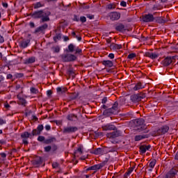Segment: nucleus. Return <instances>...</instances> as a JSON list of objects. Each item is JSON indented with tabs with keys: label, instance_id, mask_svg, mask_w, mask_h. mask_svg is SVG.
Returning <instances> with one entry per match:
<instances>
[{
	"label": "nucleus",
	"instance_id": "obj_1",
	"mask_svg": "<svg viewBox=\"0 0 178 178\" xmlns=\"http://www.w3.org/2000/svg\"><path fill=\"white\" fill-rule=\"evenodd\" d=\"M51 16V13L48 10H40L34 12L31 17L33 19H40V23H45L46 22H49Z\"/></svg>",
	"mask_w": 178,
	"mask_h": 178
},
{
	"label": "nucleus",
	"instance_id": "obj_2",
	"mask_svg": "<svg viewBox=\"0 0 178 178\" xmlns=\"http://www.w3.org/2000/svg\"><path fill=\"white\" fill-rule=\"evenodd\" d=\"M145 121L143 118H139L134 121V124L136 127H138L136 130L139 131H143L144 134L148 133V130H147V125L145 124Z\"/></svg>",
	"mask_w": 178,
	"mask_h": 178
},
{
	"label": "nucleus",
	"instance_id": "obj_3",
	"mask_svg": "<svg viewBox=\"0 0 178 178\" xmlns=\"http://www.w3.org/2000/svg\"><path fill=\"white\" fill-rule=\"evenodd\" d=\"M118 106H119V103L115 102L111 108H107L103 112V115L105 116H111V115H113V113H118Z\"/></svg>",
	"mask_w": 178,
	"mask_h": 178
},
{
	"label": "nucleus",
	"instance_id": "obj_4",
	"mask_svg": "<svg viewBox=\"0 0 178 178\" xmlns=\"http://www.w3.org/2000/svg\"><path fill=\"white\" fill-rule=\"evenodd\" d=\"M176 59H177V56H167L161 61V65L165 67L169 66L170 65H172V63H175Z\"/></svg>",
	"mask_w": 178,
	"mask_h": 178
},
{
	"label": "nucleus",
	"instance_id": "obj_5",
	"mask_svg": "<svg viewBox=\"0 0 178 178\" xmlns=\"http://www.w3.org/2000/svg\"><path fill=\"white\" fill-rule=\"evenodd\" d=\"M34 136L33 134V131H31V134L24 131L21 134V138H22L23 143L24 145H27L29 144V141H27V138H30L31 140L34 138Z\"/></svg>",
	"mask_w": 178,
	"mask_h": 178
},
{
	"label": "nucleus",
	"instance_id": "obj_6",
	"mask_svg": "<svg viewBox=\"0 0 178 178\" xmlns=\"http://www.w3.org/2000/svg\"><path fill=\"white\" fill-rule=\"evenodd\" d=\"M156 13H154V14H145L144 15H143V18L142 20L143 22H144L145 23H152V22H155V17H154V15L156 14Z\"/></svg>",
	"mask_w": 178,
	"mask_h": 178
},
{
	"label": "nucleus",
	"instance_id": "obj_7",
	"mask_svg": "<svg viewBox=\"0 0 178 178\" xmlns=\"http://www.w3.org/2000/svg\"><path fill=\"white\" fill-rule=\"evenodd\" d=\"M177 172L178 168L177 167H174L165 175L164 178H175L176 177Z\"/></svg>",
	"mask_w": 178,
	"mask_h": 178
},
{
	"label": "nucleus",
	"instance_id": "obj_8",
	"mask_svg": "<svg viewBox=\"0 0 178 178\" xmlns=\"http://www.w3.org/2000/svg\"><path fill=\"white\" fill-rule=\"evenodd\" d=\"M62 59L64 62H72L73 60H76L77 57L73 54H64L62 56Z\"/></svg>",
	"mask_w": 178,
	"mask_h": 178
},
{
	"label": "nucleus",
	"instance_id": "obj_9",
	"mask_svg": "<svg viewBox=\"0 0 178 178\" xmlns=\"http://www.w3.org/2000/svg\"><path fill=\"white\" fill-rule=\"evenodd\" d=\"M113 131H114L106 134L108 138H118V137H120V136H122V132L120 131H118V129Z\"/></svg>",
	"mask_w": 178,
	"mask_h": 178
},
{
	"label": "nucleus",
	"instance_id": "obj_10",
	"mask_svg": "<svg viewBox=\"0 0 178 178\" xmlns=\"http://www.w3.org/2000/svg\"><path fill=\"white\" fill-rule=\"evenodd\" d=\"M79 129L77 127H64L63 132L65 134H69L70 133H75V131H77Z\"/></svg>",
	"mask_w": 178,
	"mask_h": 178
},
{
	"label": "nucleus",
	"instance_id": "obj_11",
	"mask_svg": "<svg viewBox=\"0 0 178 178\" xmlns=\"http://www.w3.org/2000/svg\"><path fill=\"white\" fill-rule=\"evenodd\" d=\"M102 129L104 131H111L112 130L118 129V128L112 124H107L106 125H103Z\"/></svg>",
	"mask_w": 178,
	"mask_h": 178
},
{
	"label": "nucleus",
	"instance_id": "obj_12",
	"mask_svg": "<svg viewBox=\"0 0 178 178\" xmlns=\"http://www.w3.org/2000/svg\"><path fill=\"white\" fill-rule=\"evenodd\" d=\"M42 130H44V125L42 124H39L37 127V129H33V136H40L41 133L42 132Z\"/></svg>",
	"mask_w": 178,
	"mask_h": 178
},
{
	"label": "nucleus",
	"instance_id": "obj_13",
	"mask_svg": "<svg viewBox=\"0 0 178 178\" xmlns=\"http://www.w3.org/2000/svg\"><path fill=\"white\" fill-rule=\"evenodd\" d=\"M109 17L111 20H113V22L115 20H119L120 19V13L118 12L110 13Z\"/></svg>",
	"mask_w": 178,
	"mask_h": 178
},
{
	"label": "nucleus",
	"instance_id": "obj_14",
	"mask_svg": "<svg viewBox=\"0 0 178 178\" xmlns=\"http://www.w3.org/2000/svg\"><path fill=\"white\" fill-rule=\"evenodd\" d=\"M33 165L38 168L40 165H42V158L38 156L33 161Z\"/></svg>",
	"mask_w": 178,
	"mask_h": 178
},
{
	"label": "nucleus",
	"instance_id": "obj_15",
	"mask_svg": "<svg viewBox=\"0 0 178 178\" xmlns=\"http://www.w3.org/2000/svg\"><path fill=\"white\" fill-rule=\"evenodd\" d=\"M48 29V24H44L43 25L39 26L35 30V33H44L45 30Z\"/></svg>",
	"mask_w": 178,
	"mask_h": 178
},
{
	"label": "nucleus",
	"instance_id": "obj_16",
	"mask_svg": "<svg viewBox=\"0 0 178 178\" xmlns=\"http://www.w3.org/2000/svg\"><path fill=\"white\" fill-rule=\"evenodd\" d=\"M145 56L150 58V59H156V58L159 56V54L156 53H151L149 51H147L145 53Z\"/></svg>",
	"mask_w": 178,
	"mask_h": 178
},
{
	"label": "nucleus",
	"instance_id": "obj_17",
	"mask_svg": "<svg viewBox=\"0 0 178 178\" xmlns=\"http://www.w3.org/2000/svg\"><path fill=\"white\" fill-rule=\"evenodd\" d=\"M29 44H30V40H22L19 42L20 48H27L29 47Z\"/></svg>",
	"mask_w": 178,
	"mask_h": 178
},
{
	"label": "nucleus",
	"instance_id": "obj_18",
	"mask_svg": "<svg viewBox=\"0 0 178 178\" xmlns=\"http://www.w3.org/2000/svg\"><path fill=\"white\" fill-rule=\"evenodd\" d=\"M115 30L120 33H124L126 31V26L123 24H119L115 26Z\"/></svg>",
	"mask_w": 178,
	"mask_h": 178
},
{
	"label": "nucleus",
	"instance_id": "obj_19",
	"mask_svg": "<svg viewBox=\"0 0 178 178\" xmlns=\"http://www.w3.org/2000/svg\"><path fill=\"white\" fill-rule=\"evenodd\" d=\"M52 143H56V138L54 136H49L47 139L44 140V144L49 145L52 144Z\"/></svg>",
	"mask_w": 178,
	"mask_h": 178
},
{
	"label": "nucleus",
	"instance_id": "obj_20",
	"mask_svg": "<svg viewBox=\"0 0 178 178\" xmlns=\"http://www.w3.org/2000/svg\"><path fill=\"white\" fill-rule=\"evenodd\" d=\"M169 131V127L165 125L163 126L161 129L158 130L159 134H165V133H168Z\"/></svg>",
	"mask_w": 178,
	"mask_h": 178
},
{
	"label": "nucleus",
	"instance_id": "obj_21",
	"mask_svg": "<svg viewBox=\"0 0 178 178\" xmlns=\"http://www.w3.org/2000/svg\"><path fill=\"white\" fill-rule=\"evenodd\" d=\"M154 22L159 23V24H163L166 23V19L163 17H154Z\"/></svg>",
	"mask_w": 178,
	"mask_h": 178
},
{
	"label": "nucleus",
	"instance_id": "obj_22",
	"mask_svg": "<svg viewBox=\"0 0 178 178\" xmlns=\"http://www.w3.org/2000/svg\"><path fill=\"white\" fill-rule=\"evenodd\" d=\"M90 154H95V155H101L104 154V149L97 148L95 150H90Z\"/></svg>",
	"mask_w": 178,
	"mask_h": 178
},
{
	"label": "nucleus",
	"instance_id": "obj_23",
	"mask_svg": "<svg viewBox=\"0 0 178 178\" xmlns=\"http://www.w3.org/2000/svg\"><path fill=\"white\" fill-rule=\"evenodd\" d=\"M110 49H113V51H116L118 49H122V46H121V44L111 43L110 45Z\"/></svg>",
	"mask_w": 178,
	"mask_h": 178
},
{
	"label": "nucleus",
	"instance_id": "obj_24",
	"mask_svg": "<svg viewBox=\"0 0 178 178\" xmlns=\"http://www.w3.org/2000/svg\"><path fill=\"white\" fill-rule=\"evenodd\" d=\"M131 101H132V102L136 103V102H140V101H141V99H140L138 94H136V95H131Z\"/></svg>",
	"mask_w": 178,
	"mask_h": 178
},
{
	"label": "nucleus",
	"instance_id": "obj_25",
	"mask_svg": "<svg viewBox=\"0 0 178 178\" xmlns=\"http://www.w3.org/2000/svg\"><path fill=\"white\" fill-rule=\"evenodd\" d=\"M83 154V147L79 146L74 152V156H80Z\"/></svg>",
	"mask_w": 178,
	"mask_h": 178
},
{
	"label": "nucleus",
	"instance_id": "obj_26",
	"mask_svg": "<svg viewBox=\"0 0 178 178\" xmlns=\"http://www.w3.org/2000/svg\"><path fill=\"white\" fill-rule=\"evenodd\" d=\"M67 120H70L71 122H76V120H77V115H74V114H69L67 116Z\"/></svg>",
	"mask_w": 178,
	"mask_h": 178
},
{
	"label": "nucleus",
	"instance_id": "obj_27",
	"mask_svg": "<svg viewBox=\"0 0 178 178\" xmlns=\"http://www.w3.org/2000/svg\"><path fill=\"white\" fill-rule=\"evenodd\" d=\"M34 62H35V57L31 56L29 58H26L24 61V63L26 65H30V63H34Z\"/></svg>",
	"mask_w": 178,
	"mask_h": 178
},
{
	"label": "nucleus",
	"instance_id": "obj_28",
	"mask_svg": "<svg viewBox=\"0 0 178 178\" xmlns=\"http://www.w3.org/2000/svg\"><path fill=\"white\" fill-rule=\"evenodd\" d=\"M102 65L106 66V67H112V66H113V63L111 60H103Z\"/></svg>",
	"mask_w": 178,
	"mask_h": 178
},
{
	"label": "nucleus",
	"instance_id": "obj_29",
	"mask_svg": "<svg viewBox=\"0 0 178 178\" xmlns=\"http://www.w3.org/2000/svg\"><path fill=\"white\" fill-rule=\"evenodd\" d=\"M144 138H148V135H137L135 136V141H140V140H144Z\"/></svg>",
	"mask_w": 178,
	"mask_h": 178
},
{
	"label": "nucleus",
	"instance_id": "obj_30",
	"mask_svg": "<svg viewBox=\"0 0 178 178\" xmlns=\"http://www.w3.org/2000/svg\"><path fill=\"white\" fill-rule=\"evenodd\" d=\"M142 88H144V86H143V83H141V82L137 83L134 87V91H138V90H142Z\"/></svg>",
	"mask_w": 178,
	"mask_h": 178
},
{
	"label": "nucleus",
	"instance_id": "obj_31",
	"mask_svg": "<svg viewBox=\"0 0 178 178\" xmlns=\"http://www.w3.org/2000/svg\"><path fill=\"white\" fill-rule=\"evenodd\" d=\"M51 49L54 54H59L60 52V47L59 46L53 47Z\"/></svg>",
	"mask_w": 178,
	"mask_h": 178
},
{
	"label": "nucleus",
	"instance_id": "obj_32",
	"mask_svg": "<svg viewBox=\"0 0 178 178\" xmlns=\"http://www.w3.org/2000/svg\"><path fill=\"white\" fill-rule=\"evenodd\" d=\"M42 6H44V5L41 3V2H37L33 4L34 9H38L40 8H42Z\"/></svg>",
	"mask_w": 178,
	"mask_h": 178
},
{
	"label": "nucleus",
	"instance_id": "obj_33",
	"mask_svg": "<svg viewBox=\"0 0 178 178\" xmlns=\"http://www.w3.org/2000/svg\"><path fill=\"white\" fill-rule=\"evenodd\" d=\"M101 168H102V166L99 165H95L90 167V170H98V169H101Z\"/></svg>",
	"mask_w": 178,
	"mask_h": 178
},
{
	"label": "nucleus",
	"instance_id": "obj_34",
	"mask_svg": "<svg viewBox=\"0 0 178 178\" xmlns=\"http://www.w3.org/2000/svg\"><path fill=\"white\" fill-rule=\"evenodd\" d=\"M19 105L26 106V104H27V101H26V99H24V98H19Z\"/></svg>",
	"mask_w": 178,
	"mask_h": 178
},
{
	"label": "nucleus",
	"instance_id": "obj_35",
	"mask_svg": "<svg viewBox=\"0 0 178 178\" xmlns=\"http://www.w3.org/2000/svg\"><path fill=\"white\" fill-rule=\"evenodd\" d=\"M140 151L141 154H145V152H147V149L145 147V145H141L140 147Z\"/></svg>",
	"mask_w": 178,
	"mask_h": 178
},
{
	"label": "nucleus",
	"instance_id": "obj_36",
	"mask_svg": "<svg viewBox=\"0 0 178 178\" xmlns=\"http://www.w3.org/2000/svg\"><path fill=\"white\" fill-rule=\"evenodd\" d=\"M155 165H156V160L154 159L149 163V168H151L152 169H154V168L155 167Z\"/></svg>",
	"mask_w": 178,
	"mask_h": 178
},
{
	"label": "nucleus",
	"instance_id": "obj_37",
	"mask_svg": "<svg viewBox=\"0 0 178 178\" xmlns=\"http://www.w3.org/2000/svg\"><path fill=\"white\" fill-rule=\"evenodd\" d=\"M45 136H39L38 137V141H40V143H45Z\"/></svg>",
	"mask_w": 178,
	"mask_h": 178
},
{
	"label": "nucleus",
	"instance_id": "obj_38",
	"mask_svg": "<svg viewBox=\"0 0 178 178\" xmlns=\"http://www.w3.org/2000/svg\"><path fill=\"white\" fill-rule=\"evenodd\" d=\"M30 91L31 92V94H38V89L35 88H31Z\"/></svg>",
	"mask_w": 178,
	"mask_h": 178
},
{
	"label": "nucleus",
	"instance_id": "obj_39",
	"mask_svg": "<svg viewBox=\"0 0 178 178\" xmlns=\"http://www.w3.org/2000/svg\"><path fill=\"white\" fill-rule=\"evenodd\" d=\"M90 136L91 138L97 137V133L94 131H90Z\"/></svg>",
	"mask_w": 178,
	"mask_h": 178
},
{
	"label": "nucleus",
	"instance_id": "obj_40",
	"mask_svg": "<svg viewBox=\"0 0 178 178\" xmlns=\"http://www.w3.org/2000/svg\"><path fill=\"white\" fill-rule=\"evenodd\" d=\"M68 49L70 52H73V51H74V45H73V44H70L68 46Z\"/></svg>",
	"mask_w": 178,
	"mask_h": 178
},
{
	"label": "nucleus",
	"instance_id": "obj_41",
	"mask_svg": "<svg viewBox=\"0 0 178 178\" xmlns=\"http://www.w3.org/2000/svg\"><path fill=\"white\" fill-rule=\"evenodd\" d=\"M136 55L134 53L129 54L127 56L128 59H134V58H136Z\"/></svg>",
	"mask_w": 178,
	"mask_h": 178
},
{
	"label": "nucleus",
	"instance_id": "obj_42",
	"mask_svg": "<svg viewBox=\"0 0 178 178\" xmlns=\"http://www.w3.org/2000/svg\"><path fill=\"white\" fill-rule=\"evenodd\" d=\"M62 35L60 33H56V36L54 38V41H56V40H60Z\"/></svg>",
	"mask_w": 178,
	"mask_h": 178
},
{
	"label": "nucleus",
	"instance_id": "obj_43",
	"mask_svg": "<svg viewBox=\"0 0 178 178\" xmlns=\"http://www.w3.org/2000/svg\"><path fill=\"white\" fill-rule=\"evenodd\" d=\"M138 95L139 96L140 101H141V99H144V98H145V97H146L145 93H139V94H138Z\"/></svg>",
	"mask_w": 178,
	"mask_h": 178
},
{
	"label": "nucleus",
	"instance_id": "obj_44",
	"mask_svg": "<svg viewBox=\"0 0 178 178\" xmlns=\"http://www.w3.org/2000/svg\"><path fill=\"white\" fill-rule=\"evenodd\" d=\"M80 21L82 23H86L87 22V18H86V17H84V16H82L80 17Z\"/></svg>",
	"mask_w": 178,
	"mask_h": 178
},
{
	"label": "nucleus",
	"instance_id": "obj_45",
	"mask_svg": "<svg viewBox=\"0 0 178 178\" xmlns=\"http://www.w3.org/2000/svg\"><path fill=\"white\" fill-rule=\"evenodd\" d=\"M51 146H47L44 147V152H49V151H51Z\"/></svg>",
	"mask_w": 178,
	"mask_h": 178
},
{
	"label": "nucleus",
	"instance_id": "obj_46",
	"mask_svg": "<svg viewBox=\"0 0 178 178\" xmlns=\"http://www.w3.org/2000/svg\"><path fill=\"white\" fill-rule=\"evenodd\" d=\"M52 167L54 168V169H56V168H59V163L55 162L52 163Z\"/></svg>",
	"mask_w": 178,
	"mask_h": 178
},
{
	"label": "nucleus",
	"instance_id": "obj_47",
	"mask_svg": "<svg viewBox=\"0 0 178 178\" xmlns=\"http://www.w3.org/2000/svg\"><path fill=\"white\" fill-rule=\"evenodd\" d=\"M56 149H58V146H56V145H53L51 146V151H53V152H55V151H56Z\"/></svg>",
	"mask_w": 178,
	"mask_h": 178
},
{
	"label": "nucleus",
	"instance_id": "obj_48",
	"mask_svg": "<svg viewBox=\"0 0 178 178\" xmlns=\"http://www.w3.org/2000/svg\"><path fill=\"white\" fill-rule=\"evenodd\" d=\"M2 124H6V120L0 118V126H2Z\"/></svg>",
	"mask_w": 178,
	"mask_h": 178
},
{
	"label": "nucleus",
	"instance_id": "obj_49",
	"mask_svg": "<svg viewBox=\"0 0 178 178\" xmlns=\"http://www.w3.org/2000/svg\"><path fill=\"white\" fill-rule=\"evenodd\" d=\"M135 168H136V167H134V166L129 168L128 169V171H127V172H129L130 175H131V173H132L133 171L134 170Z\"/></svg>",
	"mask_w": 178,
	"mask_h": 178
},
{
	"label": "nucleus",
	"instance_id": "obj_50",
	"mask_svg": "<svg viewBox=\"0 0 178 178\" xmlns=\"http://www.w3.org/2000/svg\"><path fill=\"white\" fill-rule=\"evenodd\" d=\"M120 5L121 6H123V8H126V6H127V3H126L124 1H122L120 2Z\"/></svg>",
	"mask_w": 178,
	"mask_h": 178
},
{
	"label": "nucleus",
	"instance_id": "obj_51",
	"mask_svg": "<svg viewBox=\"0 0 178 178\" xmlns=\"http://www.w3.org/2000/svg\"><path fill=\"white\" fill-rule=\"evenodd\" d=\"M106 102H108V97H104L102 100V104H105Z\"/></svg>",
	"mask_w": 178,
	"mask_h": 178
},
{
	"label": "nucleus",
	"instance_id": "obj_52",
	"mask_svg": "<svg viewBox=\"0 0 178 178\" xmlns=\"http://www.w3.org/2000/svg\"><path fill=\"white\" fill-rule=\"evenodd\" d=\"M106 163H108V159H106V160L102 162V163L101 165H99V166H102V168L103 166H105V164H106Z\"/></svg>",
	"mask_w": 178,
	"mask_h": 178
},
{
	"label": "nucleus",
	"instance_id": "obj_53",
	"mask_svg": "<svg viewBox=\"0 0 178 178\" xmlns=\"http://www.w3.org/2000/svg\"><path fill=\"white\" fill-rule=\"evenodd\" d=\"M3 42H5V39L3 38V36L0 35V44H3Z\"/></svg>",
	"mask_w": 178,
	"mask_h": 178
},
{
	"label": "nucleus",
	"instance_id": "obj_54",
	"mask_svg": "<svg viewBox=\"0 0 178 178\" xmlns=\"http://www.w3.org/2000/svg\"><path fill=\"white\" fill-rule=\"evenodd\" d=\"M7 79H10V80H12V79H13V76L12 75V74H8L7 75Z\"/></svg>",
	"mask_w": 178,
	"mask_h": 178
},
{
	"label": "nucleus",
	"instance_id": "obj_55",
	"mask_svg": "<svg viewBox=\"0 0 178 178\" xmlns=\"http://www.w3.org/2000/svg\"><path fill=\"white\" fill-rule=\"evenodd\" d=\"M108 58H110V59H113L115 58V54L111 53L108 54Z\"/></svg>",
	"mask_w": 178,
	"mask_h": 178
},
{
	"label": "nucleus",
	"instance_id": "obj_56",
	"mask_svg": "<svg viewBox=\"0 0 178 178\" xmlns=\"http://www.w3.org/2000/svg\"><path fill=\"white\" fill-rule=\"evenodd\" d=\"M130 176V173L127 171V172L124 173V178H127Z\"/></svg>",
	"mask_w": 178,
	"mask_h": 178
},
{
	"label": "nucleus",
	"instance_id": "obj_57",
	"mask_svg": "<svg viewBox=\"0 0 178 178\" xmlns=\"http://www.w3.org/2000/svg\"><path fill=\"white\" fill-rule=\"evenodd\" d=\"M69 74L70 76H72V77H74V72H73V70H70Z\"/></svg>",
	"mask_w": 178,
	"mask_h": 178
},
{
	"label": "nucleus",
	"instance_id": "obj_58",
	"mask_svg": "<svg viewBox=\"0 0 178 178\" xmlns=\"http://www.w3.org/2000/svg\"><path fill=\"white\" fill-rule=\"evenodd\" d=\"M45 129H46L47 131H49V130H51V125H46V126H45Z\"/></svg>",
	"mask_w": 178,
	"mask_h": 178
},
{
	"label": "nucleus",
	"instance_id": "obj_59",
	"mask_svg": "<svg viewBox=\"0 0 178 178\" xmlns=\"http://www.w3.org/2000/svg\"><path fill=\"white\" fill-rule=\"evenodd\" d=\"M47 94L48 97H50V95H52V90H47Z\"/></svg>",
	"mask_w": 178,
	"mask_h": 178
},
{
	"label": "nucleus",
	"instance_id": "obj_60",
	"mask_svg": "<svg viewBox=\"0 0 178 178\" xmlns=\"http://www.w3.org/2000/svg\"><path fill=\"white\" fill-rule=\"evenodd\" d=\"M76 54H81V49H76Z\"/></svg>",
	"mask_w": 178,
	"mask_h": 178
},
{
	"label": "nucleus",
	"instance_id": "obj_61",
	"mask_svg": "<svg viewBox=\"0 0 178 178\" xmlns=\"http://www.w3.org/2000/svg\"><path fill=\"white\" fill-rule=\"evenodd\" d=\"M74 22H79V17H77V15H74Z\"/></svg>",
	"mask_w": 178,
	"mask_h": 178
},
{
	"label": "nucleus",
	"instance_id": "obj_62",
	"mask_svg": "<svg viewBox=\"0 0 178 178\" xmlns=\"http://www.w3.org/2000/svg\"><path fill=\"white\" fill-rule=\"evenodd\" d=\"M2 6L6 8H8V3L2 2Z\"/></svg>",
	"mask_w": 178,
	"mask_h": 178
},
{
	"label": "nucleus",
	"instance_id": "obj_63",
	"mask_svg": "<svg viewBox=\"0 0 178 178\" xmlns=\"http://www.w3.org/2000/svg\"><path fill=\"white\" fill-rule=\"evenodd\" d=\"M0 155H1V158H6V154H5V153H1Z\"/></svg>",
	"mask_w": 178,
	"mask_h": 178
},
{
	"label": "nucleus",
	"instance_id": "obj_64",
	"mask_svg": "<svg viewBox=\"0 0 178 178\" xmlns=\"http://www.w3.org/2000/svg\"><path fill=\"white\" fill-rule=\"evenodd\" d=\"M56 91L57 92H62V88H57Z\"/></svg>",
	"mask_w": 178,
	"mask_h": 178
}]
</instances>
